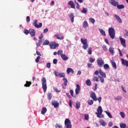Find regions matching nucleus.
Returning a JSON list of instances; mask_svg holds the SVG:
<instances>
[{
    "label": "nucleus",
    "instance_id": "52",
    "mask_svg": "<svg viewBox=\"0 0 128 128\" xmlns=\"http://www.w3.org/2000/svg\"><path fill=\"white\" fill-rule=\"evenodd\" d=\"M122 98L120 96H118L114 98V100H120Z\"/></svg>",
    "mask_w": 128,
    "mask_h": 128
},
{
    "label": "nucleus",
    "instance_id": "45",
    "mask_svg": "<svg viewBox=\"0 0 128 128\" xmlns=\"http://www.w3.org/2000/svg\"><path fill=\"white\" fill-rule=\"evenodd\" d=\"M98 76H94L93 78H92V80H94V82H98Z\"/></svg>",
    "mask_w": 128,
    "mask_h": 128
},
{
    "label": "nucleus",
    "instance_id": "23",
    "mask_svg": "<svg viewBox=\"0 0 128 128\" xmlns=\"http://www.w3.org/2000/svg\"><path fill=\"white\" fill-rule=\"evenodd\" d=\"M30 84H32V82L26 81V84L24 85V86L26 88H30Z\"/></svg>",
    "mask_w": 128,
    "mask_h": 128
},
{
    "label": "nucleus",
    "instance_id": "10",
    "mask_svg": "<svg viewBox=\"0 0 128 128\" xmlns=\"http://www.w3.org/2000/svg\"><path fill=\"white\" fill-rule=\"evenodd\" d=\"M90 98H92L94 102H96L98 100V98H96V93L92 92V94H90Z\"/></svg>",
    "mask_w": 128,
    "mask_h": 128
},
{
    "label": "nucleus",
    "instance_id": "13",
    "mask_svg": "<svg viewBox=\"0 0 128 128\" xmlns=\"http://www.w3.org/2000/svg\"><path fill=\"white\" fill-rule=\"evenodd\" d=\"M30 36H36V30L34 29H30Z\"/></svg>",
    "mask_w": 128,
    "mask_h": 128
},
{
    "label": "nucleus",
    "instance_id": "62",
    "mask_svg": "<svg viewBox=\"0 0 128 128\" xmlns=\"http://www.w3.org/2000/svg\"><path fill=\"white\" fill-rule=\"evenodd\" d=\"M46 68H50V62H48L46 64Z\"/></svg>",
    "mask_w": 128,
    "mask_h": 128
},
{
    "label": "nucleus",
    "instance_id": "56",
    "mask_svg": "<svg viewBox=\"0 0 128 128\" xmlns=\"http://www.w3.org/2000/svg\"><path fill=\"white\" fill-rule=\"evenodd\" d=\"M98 74H100V70H96L94 72V74H95V76H98Z\"/></svg>",
    "mask_w": 128,
    "mask_h": 128
},
{
    "label": "nucleus",
    "instance_id": "42",
    "mask_svg": "<svg viewBox=\"0 0 128 128\" xmlns=\"http://www.w3.org/2000/svg\"><path fill=\"white\" fill-rule=\"evenodd\" d=\"M98 78H100V80L101 82H104V77H102V76H98Z\"/></svg>",
    "mask_w": 128,
    "mask_h": 128
},
{
    "label": "nucleus",
    "instance_id": "14",
    "mask_svg": "<svg viewBox=\"0 0 128 128\" xmlns=\"http://www.w3.org/2000/svg\"><path fill=\"white\" fill-rule=\"evenodd\" d=\"M121 62L122 64H124V66H125L127 68H128V61L126 60H124V58L121 59Z\"/></svg>",
    "mask_w": 128,
    "mask_h": 128
},
{
    "label": "nucleus",
    "instance_id": "9",
    "mask_svg": "<svg viewBox=\"0 0 128 128\" xmlns=\"http://www.w3.org/2000/svg\"><path fill=\"white\" fill-rule=\"evenodd\" d=\"M120 40L122 46L124 48H126V40L124 38H120Z\"/></svg>",
    "mask_w": 128,
    "mask_h": 128
},
{
    "label": "nucleus",
    "instance_id": "54",
    "mask_svg": "<svg viewBox=\"0 0 128 128\" xmlns=\"http://www.w3.org/2000/svg\"><path fill=\"white\" fill-rule=\"evenodd\" d=\"M40 56H38V57L36 58L35 60L36 62L38 64L40 62Z\"/></svg>",
    "mask_w": 128,
    "mask_h": 128
},
{
    "label": "nucleus",
    "instance_id": "53",
    "mask_svg": "<svg viewBox=\"0 0 128 128\" xmlns=\"http://www.w3.org/2000/svg\"><path fill=\"white\" fill-rule=\"evenodd\" d=\"M84 120H88V114H84Z\"/></svg>",
    "mask_w": 128,
    "mask_h": 128
},
{
    "label": "nucleus",
    "instance_id": "6",
    "mask_svg": "<svg viewBox=\"0 0 128 128\" xmlns=\"http://www.w3.org/2000/svg\"><path fill=\"white\" fill-rule=\"evenodd\" d=\"M49 46L51 50H56V48L58 47V44H56L54 42H50Z\"/></svg>",
    "mask_w": 128,
    "mask_h": 128
},
{
    "label": "nucleus",
    "instance_id": "40",
    "mask_svg": "<svg viewBox=\"0 0 128 128\" xmlns=\"http://www.w3.org/2000/svg\"><path fill=\"white\" fill-rule=\"evenodd\" d=\"M81 12H82V14H86V12H88V10L86 8H83V10L81 11Z\"/></svg>",
    "mask_w": 128,
    "mask_h": 128
},
{
    "label": "nucleus",
    "instance_id": "32",
    "mask_svg": "<svg viewBox=\"0 0 128 128\" xmlns=\"http://www.w3.org/2000/svg\"><path fill=\"white\" fill-rule=\"evenodd\" d=\"M117 8H118V10H122V8H124V4L119 5L118 4Z\"/></svg>",
    "mask_w": 128,
    "mask_h": 128
},
{
    "label": "nucleus",
    "instance_id": "27",
    "mask_svg": "<svg viewBox=\"0 0 128 128\" xmlns=\"http://www.w3.org/2000/svg\"><path fill=\"white\" fill-rule=\"evenodd\" d=\"M97 112L98 114H102V106H99L98 108Z\"/></svg>",
    "mask_w": 128,
    "mask_h": 128
},
{
    "label": "nucleus",
    "instance_id": "41",
    "mask_svg": "<svg viewBox=\"0 0 128 128\" xmlns=\"http://www.w3.org/2000/svg\"><path fill=\"white\" fill-rule=\"evenodd\" d=\"M104 70H108V68H110V66L108 64H104Z\"/></svg>",
    "mask_w": 128,
    "mask_h": 128
},
{
    "label": "nucleus",
    "instance_id": "36",
    "mask_svg": "<svg viewBox=\"0 0 128 128\" xmlns=\"http://www.w3.org/2000/svg\"><path fill=\"white\" fill-rule=\"evenodd\" d=\"M42 43V40H38V43H36L37 48L40 46V44Z\"/></svg>",
    "mask_w": 128,
    "mask_h": 128
},
{
    "label": "nucleus",
    "instance_id": "8",
    "mask_svg": "<svg viewBox=\"0 0 128 128\" xmlns=\"http://www.w3.org/2000/svg\"><path fill=\"white\" fill-rule=\"evenodd\" d=\"M75 92L76 94L78 95L80 94V86L78 85V84H76V88L75 90Z\"/></svg>",
    "mask_w": 128,
    "mask_h": 128
},
{
    "label": "nucleus",
    "instance_id": "34",
    "mask_svg": "<svg viewBox=\"0 0 128 128\" xmlns=\"http://www.w3.org/2000/svg\"><path fill=\"white\" fill-rule=\"evenodd\" d=\"M63 80L64 82V85L66 86H68V79H66V78H64Z\"/></svg>",
    "mask_w": 128,
    "mask_h": 128
},
{
    "label": "nucleus",
    "instance_id": "15",
    "mask_svg": "<svg viewBox=\"0 0 128 128\" xmlns=\"http://www.w3.org/2000/svg\"><path fill=\"white\" fill-rule=\"evenodd\" d=\"M114 18H116V20L119 22V24H122V18L118 16L117 14L114 15Z\"/></svg>",
    "mask_w": 128,
    "mask_h": 128
},
{
    "label": "nucleus",
    "instance_id": "31",
    "mask_svg": "<svg viewBox=\"0 0 128 128\" xmlns=\"http://www.w3.org/2000/svg\"><path fill=\"white\" fill-rule=\"evenodd\" d=\"M75 108H76V110H78V108H80V102H76V106Z\"/></svg>",
    "mask_w": 128,
    "mask_h": 128
},
{
    "label": "nucleus",
    "instance_id": "2",
    "mask_svg": "<svg viewBox=\"0 0 128 128\" xmlns=\"http://www.w3.org/2000/svg\"><path fill=\"white\" fill-rule=\"evenodd\" d=\"M80 42L82 44V48L86 50L88 48V40L86 38H81Z\"/></svg>",
    "mask_w": 128,
    "mask_h": 128
},
{
    "label": "nucleus",
    "instance_id": "39",
    "mask_svg": "<svg viewBox=\"0 0 128 128\" xmlns=\"http://www.w3.org/2000/svg\"><path fill=\"white\" fill-rule=\"evenodd\" d=\"M105 112L107 116L110 118H112V116L110 112H108V111H105Z\"/></svg>",
    "mask_w": 128,
    "mask_h": 128
},
{
    "label": "nucleus",
    "instance_id": "21",
    "mask_svg": "<svg viewBox=\"0 0 128 128\" xmlns=\"http://www.w3.org/2000/svg\"><path fill=\"white\" fill-rule=\"evenodd\" d=\"M111 64L112 68H114V70H116V62L112 60H111Z\"/></svg>",
    "mask_w": 128,
    "mask_h": 128
},
{
    "label": "nucleus",
    "instance_id": "47",
    "mask_svg": "<svg viewBox=\"0 0 128 128\" xmlns=\"http://www.w3.org/2000/svg\"><path fill=\"white\" fill-rule=\"evenodd\" d=\"M57 52H58V56H62V54H62V52H63L62 50H58Z\"/></svg>",
    "mask_w": 128,
    "mask_h": 128
},
{
    "label": "nucleus",
    "instance_id": "57",
    "mask_svg": "<svg viewBox=\"0 0 128 128\" xmlns=\"http://www.w3.org/2000/svg\"><path fill=\"white\" fill-rule=\"evenodd\" d=\"M42 38H44V35H42V34H41L39 36V40H42Z\"/></svg>",
    "mask_w": 128,
    "mask_h": 128
},
{
    "label": "nucleus",
    "instance_id": "24",
    "mask_svg": "<svg viewBox=\"0 0 128 128\" xmlns=\"http://www.w3.org/2000/svg\"><path fill=\"white\" fill-rule=\"evenodd\" d=\"M47 110H48L46 109V108L43 107L42 108V110L41 111L42 114H46V112Z\"/></svg>",
    "mask_w": 128,
    "mask_h": 128
},
{
    "label": "nucleus",
    "instance_id": "48",
    "mask_svg": "<svg viewBox=\"0 0 128 128\" xmlns=\"http://www.w3.org/2000/svg\"><path fill=\"white\" fill-rule=\"evenodd\" d=\"M120 128H126V124H120Z\"/></svg>",
    "mask_w": 128,
    "mask_h": 128
},
{
    "label": "nucleus",
    "instance_id": "50",
    "mask_svg": "<svg viewBox=\"0 0 128 128\" xmlns=\"http://www.w3.org/2000/svg\"><path fill=\"white\" fill-rule=\"evenodd\" d=\"M54 92H60V90H58L56 87H54Z\"/></svg>",
    "mask_w": 128,
    "mask_h": 128
},
{
    "label": "nucleus",
    "instance_id": "64",
    "mask_svg": "<svg viewBox=\"0 0 128 128\" xmlns=\"http://www.w3.org/2000/svg\"><path fill=\"white\" fill-rule=\"evenodd\" d=\"M72 100H69V106H70V108H72Z\"/></svg>",
    "mask_w": 128,
    "mask_h": 128
},
{
    "label": "nucleus",
    "instance_id": "20",
    "mask_svg": "<svg viewBox=\"0 0 128 128\" xmlns=\"http://www.w3.org/2000/svg\"><path fill=\"white\" fill-rule=\"evenodd\" d=\"M69 16H70V20L72 22H74V14H72V13L70 14L69 15Z\"/></svg>",
    "mask_w": 128,
    "mask_h": 128
},
{
    "label": "nucleus",
    "instance_id": "18",
    "mask_svg": "<svg viewBox=\"0 0 128 128\" xmlns=\"http://www.w3.org/2000/svg\"><path fill=\"white\" fill-rule=\"evenodd\" d=\"M61 58H62V60H68V56H66V54H62L61 56Z\"/></svg>",
    "mask_w": 128,
    "mask_h": 128
},
{
    "label": "nucleus",
    "instance_id": "1",
    "mask_svg": "<svg viewBox=\"0 0 128 128\" xmlns=\"http://www.w3.org/2000/svg\"><path fill=\"white\" fill-rule=\"evenodd\" d=\"M108 34L110 38L114 40V38H116V31L114 30V28H108Z\"/></svg>",
    "mask_w": 128,
    "mask_h": 128
},
{
    "label": "nucleus",
    "instance_id": "35",
    "mask_svg": "<svg viewBox=\"0 0 128 128\" xmlns=\"http://www.w3.org/2000/svg\"><path fill=\"white\" fill-rule=\"evenodd\" d=\"M100 34H102V36H106V32H104V30L100 29Z\"/></svg>",
    "mask_w": 128,
    "mask_h": 128
},
{
    "label": "nucleus",
    "instance_id": "63",
    "mask_svg": "<svg viewBox=\"0 0 128 128\" xmlns=\"http://www.w3.org/2000/svg\"><path fill=\"white\" fill-rule=\"evenodd\" d=\"M54 75L56 76H59L60 73H58V72H55Z\"/></svg>",
    "mask_w": 128,
    "mask_h": 128
},
{
    "label": "nucleus",
    "instance_id": "26",
    "mask_svg": "<svg viewBox=\"0 0 128 128\" xmlns=\"http://www.w3.org/2000/svg\"><path fill=\"white\" fill-rule=\"evenodd\" d=\"M55 38H58V40H64V37L63 36H61L60 37V36L58 34H56V35H54Z\"/></svg>",
    "mask_w": 128,
    "mask_h": 128
},
{
    "label": "nucleus",
    "instance_id": "22",
    "mask_svg": "<svg viewBox=\"0 0 128 128\" xmlns=\"http://www.w3.org/2000/svg\"><path fill=\"white\" fill-rule=\"evenodd\" d=\"M110 53L112 55L114 54V48L112 47H110L109 48Z\"/></svg>",
    "mask_w": 128,
    "mask_h": 128
},
{
    "label": "nucleus",
    "instance_id": "4",
    "mask_svg": "<svg viewBox=\"0 0 128 128\" xmlns=\"http://www.w3.org/2000/svg\"><path fill=\"white\" fill-rule=\"evenodd\" d=\"M33 26H35L36 28H40L42 26V23L40 22L38 24V20H34L32 22Z\"/></svg>",
    "mask_w": 128,
    "mask_h": 128
},
{
    "label": "nucleus",
    "instance_id": "60",
    "mask_svg": "<svg viewBox=\"0 0 128 128\" xmlns=\"http://www.w3.org/2000/svg\"><path fill=\"white\" fill-rule=\"evenodd\" d=\"M53 64H58V60L54 59L53 60Z\"/></svg>",
    "mask_w": 128,
    "mask_h": 128
},
{
    "label": "nucleus",
    "instance_id": "58",
    "mask_svg": "<svg viewBox=\"0 0 128 128\" xmlns=\"http://www.w3.org/2000/svg\"><path fill=\"white\" fill-rule=\"evenodd\" d=\"M70 94H71L72 96L74 98V90H70Z\"/></svg>",
    "mask_w": 128,
    "mask_h": 128
},
{
    "label": "nucleus",
    "instance_id": "12",
    "mask_svg": "<svg viewBox=\"0 0 128 128\" xmlns=\"http://www.w3.org/2000/svg\"><path fill=\"white\" fill-rule=\"evenodd\" d=\"M99 74L101 76L104 78H106V74L104 72H102V69L99 70Z\"/></svg>",
    "mask_w": 128,
    "mask_h": 128
},
{
    "label": "nucleus",
    "instance_id": "59",
    "mask_svg": "<svg viewBox=\"0 0 128 128\" xmlns=\"http://www.w3.org/2000/svg\"><path fill=\"white\" fill-rule=\"evenodd\" d=\"M26 22H30V18L29 16H26Z\"/></svg>",
    "mask_w": 128,
    "mask_h": 128
},
{
    "label": "nucleus",
    "instance_id": "16",
    "mask_svg": "<svg viewBox=\"0 0 128 128\" xmlns=\"http://www.w3.org/2000/svg\"><path fill=\"white\" fill-rule=\"evenodd\" d=\"M110 4H112V6H116L118 4V2L116 1V0H111Z\"/></svg>",
    "mask_w": 128,
    "mask_h": 128
},
{
    "label": "nucleus",
    "instance_id": "44",
    "mask_svg": "<svg viewBox=\"0 0 128 128\" xmlns=\"http://www.w3.org/2000/svg\"><path fill=\"white\" fill-rule=\"evenodd\" d=\"M88 104H90V106H92L94 104V100H89L88 101Z\"/></svg>",
    "mask_w": 128,
    "mask_h": 128
},
{
    "label": "nucleus",
    "instance_id": "51",
    "mask_svg": "<svg viewBox=\"0 0 128 128\" xmlns=\"http://www.w3.org/2000/svg\"><path fill=\"white\" fill-rule=\"evenodd\" d=\"M24 34L26 36H28V34H30V30H24Z\"/></svg>",
    "mask_w": 128,
    "mask_h": 128
},
{
    "label": "nucleus",
    "instance_id": "43",
    "mask_svg": "<svg viewBox=\"0 0 128 128\" xmlns=\"http://www.w3.org/2000/svg\"><path fill=\"white\" fill-rule=\"evenodd\" d=\"M58 76L59 78H64V76H66V74H64V73H60Z\"/></svg>",
    "mask_w": 128,
    "mask_h": 128
},
{
    "label": "nucleus",
    "instance_id": "28",
    "mask_svg": "<svg viewBox=\"0 0 128 128\" xmlns=\"http://www.w3.org/2000/svg\"><path fill=\"white\" fill-rule=\"evenodd\" d=\"M52 106H54V108H58L59 104L58 102H52Z\"/></svg>",
    "mask_w": 128,
    "mask_h": 128
},
{
    "label": "nucleus",
    "instance_id": "38",
    "mask_svg": "<svg viewBox=\"0 0 128 128\" xmlns=\"http://www.w3.org/2000/svg\"><path fill=\"white\" fill-rule=\"evenodd\" d=\"M89 20L92 24H94V22H96V20L94 18H89Z\"/></svg>",
    "mask_w": 128,
    "mask_h": 128
},
{
    "label": "nucleus",
    "instance_id": "11",
    "mask_svg": "<svg viewBox=\"0 0 128 128\" xmlns=\"http://www.w3.org/2000/svg\"><path fill=\"white\" fill-rule=\"evenodd\" d=\"M68 4L72 8H76V5L74 4V1L72 0L69 1L68 2Z\"/></svg>",
    "mask_w": 128,
    "mask_h": 128
},
{
    "label": "nucleus",
    "instance_id": "19",
    "mask_svg": "<svg viewBox=\"0 0 128 128\" xmlns=\"http://www.w3.org/2000/svg\"><path fill=\"white\" fill-rule=\"evenodd\" d=\"M66 72L68 74H70V72L74 74V70H72V68H69L66 70Z\"/></svg>",
    "mask_w": 128,
    "mask_h": 128
},
{
    "label": "nucleus",
    "instance_id": "55",
    "mask_svg": "<svg viewBox=\"0 0 128 128\" xmlns=\"http://www.w3.org/2000/svg\"><path fill=\"white\" fill-rule=\"evenodd\" d=\"M102 48H103L105 52L108 51V48H106V46L105 45H104L102 46Z\"/></svg>",
    "mask_w": 128,
    "mask_h": 128
},
{
    "label": "nucleus",
    "instance_id": "30",
    "mask_svg": "<svg viewBox=\"0 0 128 128\" xmlns=\"http://www.w3.org/2000/svg\"><path fill=\"white\" fill-rule=\"evenodd\" d=\"M50 44V41L48 40H46L43 42V46H48Z\"/></svg>",
    "mask_w": 128,
    "mask_h": 128
},
{
    "label": "nucleus",
    "instance_id": "61",
    "mask_svg": "<svg viewBox=\"0 0 128 128\" xmlns=\"http://www.w3.org/2000/svg\"><path fill=\"white\" fill-rule=\"evenodd\" d=\"M56 128H62V125H58V124H56Z\"/></svg>",
    "mask_w": 128,
    "mask_h": 128
},
{
    "label": "nucleus",
    "instance_id": "7",
    "mask_svg": "<svg viewBox=\"0 0 128 128\" xmlns=\"http://www.w3.org/2000/svg\"><path fill=\"white\" fill-rule=\"evenodd\" d=\"M97 64L100 68H102V66L104 64V62L102 58H99L97 60Z\"/></svg>",
    "mask_w": 128,
    "mask_h": 128
},
{
    "label": "nucleus",
    "instance_id": "29",
    "mask_svg": "<svg viewBox=\"0 0 128 128\" xmlns=\"http://www.w3.org/2000/svg\"><path fill=\"white\" fill-rule=\"evenodd\" d=\"M86 84L88 86H92V82H90V80L88 79L86 80Z\"/></svg>",
    "mask_w": 128,
    "mask_h": 128
},
{
    "label": "nucleus",
    "instance_id": "3",
    "mask_svg": "<svg viewBox=\"0 0 128 128\" xmlns=\"http://www.w3.org/2000/svg\"><path fill=\"white\" fill-rule=\"evenodd\" d=\"M42 88H43L44 92H46V90L48 88V86H46V79L45 78H42Z\"/></svg>",
    "mask_w": 128,
    "mask_h": 128
},
{
    "label": "nucleus",
    "instance_id": "25",
    "mask_svg": "<svg viewBox=\"0 0 128 128\" xmlns=\"http://www.w3.org/2000/svg\"><path fill=\"white\" fill-rule=\"evenodd\" d=\"M88 26V22L86 20L84 21L83 23V28H86Z\"/></svg>",
    "mask_w": 128,
    "mask_h": 128
},
{
    "label": "nucleus",
    "instance_id": "46",
    "mask_svg": "<svg viewBox=\"0 0 128 128\" xmlns=\"http://www.w3.org/2000/svg\"><path fill=\"white\" fill-rule=\"evenodd\" d=\"M120 116H121L122 118H124L126 116V114H124V112H120Z\"/></svg>",
    "mask_w": 128,
    "mask_h": 128
},
{
    "label": "nucleus",
    "instance_id": "33",
    "mask_svg": "<svg viewBox=\"0 0 128 128\" xmlns=\"http://www.w3.org/2000/svg\"><path fill=\"white\" fill-rule=\"evenodd\" d=\"M52 93L50 92H48V100H52Z\"/></svg>",
    "mask_w": 128,
    "mask_h": 128
},
{
    "label": "nucleus",
    "instance_id": "17",
    "mask_svg": "<svg viewBox=\"0 0 128 128\" xmlns=\"http://www.w3.org/2000/svg\"><path fill=\"white\" fill-rule=\"evenodd\" d=\"M99 122L102 126H106V122L104 120H101L99 121Z\"/></svg>",
    "mask_w": 128,
    "mask_h": 128
},
{
    "label": "nucleus",
    "instance_id": "5",
    "mask_svg": "<svg viewBox=\"0 0 128 128\" xmlns=\"http://www.w3.org/2000/svg\"><path fill=\"white\" fill-rule=\"evenodd\" d=\"M64 124L66 126V128H72V122L68 118H66L64 121Z\"/></svg>",
    "mask_w": 128,
    "mask_h": 128
},
{
    "label": "nucleus",
    "instance_id": "37",
    "mask_svg": "<svg viewBox=\"0 0 128 128\" xmlns=\"http://www.w3.org/2000/svg\"><path fill=\"white\" fill-rule=\"evenodd\" d=\"M92 48H88V54H92Z\"/></svg>",
    "mask_w": 128,
    "mask_h": 128
},
{
    "label": "nucleus",
    "instance_id": "49",
    "mask_svg": "<svg viewBox=\"0 0 128 128\" xmlns=\"http://www.w3.org/2000/svg\"><path fill=\"white\" fill-rule=\"evenodd\" d=\"M94 60H96V59L95 58H89V62H94Z\"/></svg>",
    "mask_w": 128,
    "mask_h": 128
}]
</instances>
